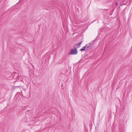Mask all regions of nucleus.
Instances as JSON below:
<instances>
[{
  "instance_id": "f257e3e1",
  "label": "nucleus",
  "mask_w": 132,
  "mask_h": 132,
  "mask_svg": "<svg viewBox=\"0 0 132 132\" xmlns=\"http://www.w3.org/2000/svg\"><path fill=\"white\" fill-rule=\"evenodd\" d=\"M78 52L77 51V49L74 48L72 49L71 50V51L70 52L69 54L75 55L77 54Z\"/></svg>"
},
{
  "instance_id": "f03ea898",
  "label": "nucleus",
  "mask_w": 132,
  "mask_h": 132,
  "mask_svg": "<svg viewBox=\"0 0 132 132\" xmlns=\"http://www.w3.org/2000/svg\"><path fill=\"white\" fill-rule=\"evenodd\" d=\"M80 46V45L78 43L76 44L74 46V48H76L77 49L78 48H79Z\"/></svg>"
},
{
  "instance_id": "7ed1b4c3",
  "label": "nucleus",
  "mask_w": 132,
  "mask_h": 132,
  "mask_svg": "<svg viewBox=\"0 0 132 132\" xmlns=\"http://www.w3.org/2000/svg\"><path fill=\"white\" fill-rule=\"evenodd\" d=\"M86 45H85V46L83 47V48H82L80 50L81 51H83L85 50V49L86 48Z\"/></svg>"
},
{
  "instance_id": "20e7f679",
  "label": "nucleus",
  "mask_w": 132,
  "mask_h": 132,
  "mask_svg": "<svg viewBox=\"0 0 132 132\" xmlns=\"http://www.w3.org/2000/svg\"><path fill=\"white\" fill-rule=\"evenodd\" d=\"M86 49H87L86 50H87L88 49V48H89L90 47V45H88L87 44H86Z\"/></svg>"
},
{
  "instance_id": "39448f33",
  "label": "nucleus",
  "mask_w": 132,
  "mask_h": 132,
  "mask_svg": "<svg viewBox=\"0 0 132 132\" xmlns=\"http://www.w3.org/2000/svg\"><path fill=\"white\" fill-rule=\"evenodd\" d=\"M82 41H81L80 43H78L80 45L82 44Z\"/></svg>"
},
{
  "instance_id": "423d86ee",
  "label": "nucleus",
  "mask_w": 132,
  "mask_h": 132,
  "mask_svg": "<svg viewBox=\"0 0 132 132\" xmlns=\"http://www.w3.org/2000/svg\"><path fill=\"white\" fill-rule=\"evenodd\" d=\"M116 4L117 5H118V3L117 2H116Z\"/></svg>"
}]
</instances>
